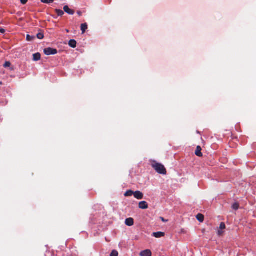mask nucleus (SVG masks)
I'll return each mask as SVG.
<instances>
[{
	"mask_svg": "<svg viewBox=\"0 0 256 256\" xmlns=\"http://www.w3.org/2000/svg\"><path fill=\"white\" fill-rule=\"evenodd\" d=\"M151 166L154 170L160 174H166V170L164 168V166L160 163L157 162L155 160L152 162Z\"/></svg>",
	"mask_w": 256,
	"mask_h": 256,
	"instance_id": "obj_1",
	"label": "nucleus"
},
{
	"mask_svg": "<svg viewBox=\"0 0 256 256\" xmlns=\"http://www.w3.org/2000/svg\"><path fill=\"white\" fill-rule=\"evenodd\" d=\"M44 54L47 56L56 54L58 53V50L56 49L51 48H44Z\"/></svg>",
	"mask_w": 256,
	"mask_h": 256,
	"instance_id": "obj_2",
	"label": "nucleus"
},
{
	"mask_svg": "<svg viewBox=\"0 0 256 256\" xmlns=\"http://www.w3.org/2000/svg\"><path fill=\"white\" fill-rule=\"evenodd\" d=\"M134 196L138 200H142L144 198L143 193L138 190L134 192Z\"/></svg>",
	"mask_w": 256,
	"mask_h": 256,
	"instance_id": "obj_3",
	"label": "nucleus"
},
{
	"mask_svg": "<svg viewBox=\"0 0 256 256\" xmlns=\"http://www.w3.org/2000/svg\"><path fill=\"white\" fill-rule=\"evenodd\" d=\"M138 207L142 210H146L148 208V204L146 201L140 202L138 204Z\"/></svg>",
	"mask_w": 256,
	"mask_h": 256,
	"instance_id": "obj_4",
	"label": "nucleus"
},
{
	"mask_svg": "<svg viewBox=\"0 0 256 256\" xmlns=\"http://www.w3.org/2000/svg\"><path fill=\"white\" fill-rule=\"evenodd\" d=\"M64 10L67 14L70 15H73L74 14V11L73 10L70 9L68 6H65L64 7Z\"/></svg>",
	"mask_w": 256,
	"mask_h": 256,
	"instance_id": "obj_5",
	"label": "nucleus"
},
{
	"mask_svg": "<svg viewBox=\"0 0 256 256\" xmlns=\"http://www.w3.org/2000/svg\"><path fill=\"white\" fill-rule=\"evenodd\" d=\"M125 224L128 226H132L134 224V220L132 218H128L125 220Z\"/></svg>",
	"mask_w": 256,
	"mask_h": 256,
	"instance_id": "obj_6",
	"label": "nucleus"
},
{
	"mask_svg": "<svg viewBox=\"0 0 256 256\" xmlns=\"http://www.w3.org/2000/svg\"><path fill=\"white\" fill-rule=\"evenodd\" d=\"M140 256H152V252L149 250H143L140 253Z\"/></svg>",
	"mask_w": 256,
	"mask_h": 256,
	"instance_id": "obj_7",
	"label": "nucleus"
},
{
	"mask_svg": "<svg viewBox=\"0 0 256 256\" xmlns=\"http://www.w3.org/2000/svg\"><path fill=\"white\" fill-rule=\"evenodd\" d=\"M202 151V148L200 146H198L196 147V150L195 151V154L196 156L201 157L202 156V154L201 152Z\"/></svg>",
	"mask_w": 256,
	"mask_h": 256,
	"instance_id": "obj_8",
	"label": "nucleus"
},
{
	"mask_svg": "<svg viewBox=\"0 0 256 256\" xmlns=\"http://www.w3.org/2000/svg\"><path fill=\"white\" fill-rule=\"evenodd\" d=\"M152 236L156 238H160L164 236V233L161 232H154Z\"/></svg>",
	"mask_w": 256,
	"mask_h": 256,
	"instance_id": "obj_9",
	"label": "nucleus"
},
{
	"mask_svg": "<svg viewBox=\"0 0 256 256\" xmlns=\"http://www.w3.org/2000/svg\"><path fill=\"white\" fill-rule=\"evenodd\" d=\"M68 45L72 48H75L76 46V42L74 40H70L68 42Z\"/></svg>",
	"mask_w": 256,
	"mask_h": 256,
	"instance_id": "obj_10",
	"label": "nucleus"
},
{
	"mask_svg": "<svg viewBox=\"0 0 256 256\" xmlns=\"http://www.w3.org/2000/svg\"><path fill=\"white\" fill-rule=\"evenodd\" d=\"M41 55L39 52L33 54V60L34 61H38L40 59Z\"/></svg>",
	"mask_w": 256,
	"mask_h": 256,
	"instance_id": "obj_11",
	"label": "nucleus"
},
{
	"mask_svg": "<svg viewBox=\"0 0 256 256\" xmlns=\"http://www.w3.org/2000/svg\"><path fill=\"white\" fill-rule=\"evenodd\" d=\"M81 30L82 31V33L84 34L86 32V30L88 28V25L86 23L82 24H81L80 26Z\"/></svg>",
	"mask_w": 256,
	"mask_h": 256,
	"instance_id": "obj_12",
	"label": "nucleus"
},
{
	"mask_svg": "<svg viewBox=\"0 0 256 256\" xmlns=\"http://www.w3.org/2000/svg\"><path fill=\"white\" fill-rule=\"evenodd\" d=\"M197 220L200 222H203L204 220V216L201 214H198L196 216Z\"/></svg>",
	"mask_w": 256,
	"mask_h": 256,
	"instance_id": "obj_13",
	"label": "nucleus"
},
{
	"mask_svg": "<svg viewBox=\"0 0 256 256\" xmlns=\"http://www.w3.org/2000/svg\"><path fill=\"white\" fill-rule=\"evenodd\" d=\"M134 192L132 190H128L126 191L125 194H124V196H130L132 195H134Z\"/></svg>",
	"mask_w": 256,
	"mask_h": 256,
	"instance_id": "obj_14",
	"label": "nucleus"
},
{
	"mask_svg": "<svg viewBox=\"0 0 256 256\" xmlns=\"http://www.w3.org/2000/svg\"><path fill=\"white\" fill-rule=\"evenodd\" d=\"M55 12L58 16H62L64 14V12L61 10L56 9Z\"/></svg>",
	"mask_w": 256,
	"mask_h": 256,
	"instance_id": "obj_15",
	"label": "nucleus"
},
{
	"mask_svg": "<svg viewBox=\"0 0 256 256\" xmlns=\"http://www.w3.org/2000/svg\"><path fill=\"white\" fill-rule=\"evenodd\" d=\"M40 2L44 4H50L52 3L54 0H40Z\"/></svg>",
	"mask_w": 256,
	"mask_h": 256,
	"instance_id": "obj_16",
	"label": "nucleus"
},
{
	"mask_svg": "<svg viewBox=\"0 0 256 256\" xmlns=\"http://www.w3.org/2000/svg\"><path fill=\"white\" fill-rule=\"evenodd\" d=\"M232 208L234 210H238L239 208V204L237 202H236L232 204Z\"/></svg>",
	"mask_w": 256,
	"mask_h": 256,
	"instance_id": "obj_17",
	"label": "nucleus"
},
{
	"mask_svg": "<svg viewBox=\"0 0 256 256\" xmlns=\"http://www.w3.org/2000/svg\"><path fill=\"white\" fill-rule=\"evenodd\" d=\"M36 36H37V38L40 40H42V39L44 38V34L42 32L38 33L37 34Z\"/></svg>",
	"mask_w": 256,
	"mask_h": 256,
	"instance_id": "obj_18",
	"label": "nucleus"
},
{
	"mask_svg": "<svg viewBox=\"0 0 256 256\" xmlns=\"http://www.w3.org/2000/svg\"><path fill=\"white\" fill-rule=\"evenodd\" d=\"M118 252L116 250H113L110 254V256H118Z\"/></svg>",
	"mask_w": 256,
	"mask_h": 256,
	"instance_id": "obj_19",
	"label": "nucleus"
},
{
	"mask_svg": "<svg viewBox=\"0 0 256 256\" xmlns=\"http://www.w3.org/2000/svg\"><path fill=\"white\" fill-rule=\"evenodd\" d=\"M34 36H30V35L28 34L26 36V39L28 41H32L34 39Z\"/></svg>",
	"mask_w": 256,
	"mask_h": 256,
	"instance_id": "obj_20",
	"label": "nucleus"
},
{
	"mask_svg": "<svg viewBox=\"0 0 256 256\" xmlns=\"http://www.w3.org/2000/svg\"><path fill=\"white\" fill-rule=\"evenodd\" d=\"M11 65V64L10 62H6L4 64V68H8V67H10Z\"/></svg>",
	"mask_w": 256,
	"mask_h": 256,
	"instance_id": "obj_21",
	"label": "nucleus"
},
{
	"mask_svg": "<svg viewBox=\"0 0 256 256\" xmlns=\"http://www.w3.org/2000/svg\"><path fill=\"white\" fill-rule=\"evenodd\" d=\"M220 230H224L226 228V225L224 222H221L220 226Z\"/></svg>",
	"mask_w": 256,
	"mask_h": 256,
	"instance_id": "obj_22",
	"label": "nucleus"
},
{
	"mask_svg": "<svg viewBox=\"0 0 256 256\" xmlns=\"http://www.w3.org/2000/svg\"><path fill=\"white\" fill-rule=\"evenodd\" d=\"M28 0H20V2L22 4H25L27 3Z\"/></svg>",
	"mask_w": 256,
	"mask_h": 256,
	"instance_id": "obj_23",
	"label": "nucleus"
},
{
	"mask_svg": "<svg viewBox=\"0 0 256 256\" xmlns=\"http://www.w3.org/2000/svg\"><path fill=\"white\" fill-rule=\"evenodd\" d=\"M6 32L5 30L2 28H0V32L4 34Z\"/></svg>",
	"mask_w": 256,
	"mask_h": 256,
	"instance_id": "obj_24",
	"label": "nucleus"
},
{
	"mask_svg": "<svg viewBox=\"0 0 256 256\" xmlns=\"http://www.w3.org/2000/svg\"><path fill=\"white\" fill-rule=\"evenodd\" d=\"M160 219H161V220H162V222H167V221H168L167 220H164V218H162V217H160Z\"/></svg>",
	"mask_w": 256,
	"mask_h": 256,
	"instance_id": "obj_25",
	"label": "nucleus"
},
{
	"mask_svg": "<svg viewBox=\"0 0 256 256\" xmlns=\"http://www.w3.org/2000/svg\"><path fill=\"white\" fill-rule=\"evenodd\" d=\"M77 14H78V15L79 16H82V12L80 11H78V12H77Z\"/></svg>",
	"mask_w": 256,
	"mask_h": 256,
	"instance_id": "obj_26",
	"label": "nucleus"
},
{
	"mask_svg": "<svg viewBox=\"0 0 256 256\" xmlns=\"http://www.w3.org/2000/svg\"><path fill=\"white\" fill-rule=\"evenodd\" d=\"M222 232L220 230H218V235H220V236L222 234Z\"/></svg>",
	"mask_w": 256,
	"mask_h": 256,
	"instance_id": "obj_27",
	"label": "nucleus"
}]
</instances>
